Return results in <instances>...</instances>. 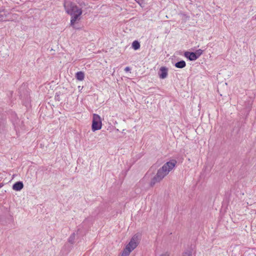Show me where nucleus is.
I'll use <instances>...</instances> for the list:
<instances>
[{
    "label": "nucleus",
    "mask_w": 256,
    "mask_h": 256,
    "mask_svg": "<svg viewBox=\"0 0 256 256\" xmlns=\"http://www.w3.org/2000/svg\"><path fill=\"white\" fill-rule=\"evenodd\" d=\"M176 164V160H171L164 164L158 170L156 175L152 179L150 186H153L156 183L160 182L174 168Z\"/></svg>",
    "instance_id": "1"
},
{
    "label": "nucleus",
    "mask_w": 256,
    "mask_h": 256,
    "mask_svg": "<svg viewBox=\"0 0 256 256\" xmlns=\"http://www.w3.org/2000/svg\"><path fill=\"white\" fill-rule=\"evenodd\" d=\"M64 9L68 14L71 16L70 25L74 26L76 22L78 19L82 14V10L74 3L66 0L64 4Z\"/></svg>",
    "instance_id": "2"
},
{
    "label": "nucleus",
    "mask_w": 256,
    "mask_h": 256,
    "mask_svg": "<svg viewBox=\"0 0 256 256\" xmlns=\"http://www.w3.org/2000/svg\"><path fill=\"white\" fill-rule=\"evenodd\" d=\"M139 243V239L138 236L134 235L131 238L130 242L126 246V248L124 250V254H130V252L133 250L138 246Z\"/></svg>",
    "instance_id": "3"
},
{
    "label": "nucleus",
    "mask_w": 256,
    "mask_h": 256,
    "mask_svg": "<svg viewBox=\"0 0 256 256\" xmlns=\"http://www.w3.org/2000/svg\"><path fill=\"white\" fill-rule=\"evenodd\" d=\"M102 123L101 118L99 115L97 114H93V118L92 122V130L93 132L101 129Z\"/></svg>",
    "instance_id": "4"
},
{
    "label": "nucleus",
    "mask_w": 256,
    "mask_h": 256,
    "mask_svg": "<svg viewBox=\"0 0 256 256\" xmlns=\"http://www.w3.org/2000/svg\"><path fill=\"white\" fill-rule=\"evenodd\" d=\"M158 75L160 78L164 79L166 78L168 74V69L166 67L162 66L160 68L158 72Z\"/></svg>",
    "instance_id": "5"
},
{
    "label": "nucleus",
    "mask_w": 256,
    "mask_h": 256,
    "mask_svg": "<svg viewBox=\"0 0 256 256\" xmlns=\"http://www.w3.org/2000/svg\"><path fill=\"white\" fill-rule=\"evenodd\" d=\"M184 56L191 61L195 60L198 58L194 52H186Z\"/></svg>",
    "instance_id": "6"
},
{
    "label": "nucleus",
    "mask_w": 256,
    "mask_h": 256,
    "mask_svg": "<svg viewBox=\"0 0 256 256\" xmlns=\"http://www.w3.org/2000/svg\"><path fill=\"white\" fill-rule=\"evenodd\" d=\"M24 188V184L22 182L19 181L14 183L12 186V189L16 191L20 190Z\"/></svg>",
    "instance_id": "7"
},
{
    "label": "nucleus",
    "mask_w": 256,
    "mask_h": 256,
    "mask_svg": "<svg viewBox=\"0 0 256 256\" xmlns=\"http://www.w3.org/2000/svg\"><path fill=\"white\" fill-rule=\"evenodd\" d=\"M174 66L177 68H182L186 66V64L184 60H182L176 62Z\"/></svg>",
    "instance_id": "8"
},
{
    "label": "nucleus",
    "mask_w": 256,
    "mask_h": 256,
    "mask_svg": "<svg viewBox=\"0 0 256 256\" xmlns=\"http://www.w3.org/2000/svg\"><path fill=\"white\" fill-rule=\"evenodd\" d=\"M76 77L78 80H82L84 78V72H78L76 73Z\"/></svg>",
    "instance_id": "9"
},
{
    "label": "nucleus",
    "mask_w": 256,
    "mask_h": 256,
    "mask_svg": "<svg viewBox=\"0 0 256 256\" xmlns=\"http://www.w3.org/2000/svg\"><path fill=\"white\" fill-rule=\"evenodd\" d=\"M132 47L134 50H137L140 48V44L137 40H134L132 43Z\"/></svg>",
    "instance_id": "10"
},
{
    "label": "nucleus",
    "mask_w": 256,
    "mask_h": 256,
    "mask_svg": "<svg viewBox=\"0 0 256 256\" xmlns=\"http://www.w3.org/2000/svg\"><path fill=\"white\" fill-rule=\"evenodd\" d=\"M76 238V234L73 233L68 238V242L71 244H73L74 242V240Z\"/></svg>",
    "instance_id": "11"
},
{
    "label": "nucleus",
    "mask_w": 256,
    "mask_h": 256,
    "mask_svg": "<svg viewBox=\"0 0 256 256\" xmlns=\"http://www.w3.org/2000/svg\"><path fill=\"white\" fill-rule=\"evenodd\" d=\"M202 50L201 49H198V50H196L194 52V54H196V56H197V58H198L200 57V56L202 54Z\"/></svg>",
    "instance_id": "12"
},
{
    "label": "nucleus",
    "mask_w": 256,
    "mask_h": 256,
    "mask_svg": "<svg viewBox=\"0 0 256 256\" xmlns=\"http://www.w3.org/2000/svg\"><path fill=\"white\" fill-rule=\"evenodd\" d=\"M182 256H192V252L187 250L183 254Z\"/></svg>",
    "instance_id": "13"
},
{
    "label": "nucleus",
    "mask_w": 256,
    "mask_h": 256,
    "mask_svg": "<svg viewBox=\"0 0 256 256\" xmlns=\"http://www.w3.org/2000/svg\"><path fill=\"white\" fill-rule=\"evenodd\" d=\"M137 3L139 4V5L142 6V4H143V0H134Z\"/></svg>",
    "instance_id": "14"
},
{
    "label": "nucleus",
    "mask_w": 256,
    "mask_h": 256,
    "mask_svg": "<svg viewBox=\"0 0 256 256\" xmlns=\"http://www.w3.org/2000/svg\"><path fill=\"white\" fill-rule=\"evenodd\" d=\"M130 70V67L128 66H127L125 68H124V71L125 72H129Z\"/></svg>",
    "instance_id": "15"
},
{
    "label": "nucleus",
    "mask_w": 256,
    "mask_h": 256,
    "mask_svg": "<svg viewBox=\"0 0 256 256\" xmlns=\"http://www.w3.org/2000/svg\"><path fill=\"white\" fill-rule=\"evenodd\" d=\"M129 254H124V251L123 250L122 254V256H128Z\"/></svg>",
    "instance_id": "16"
},
{
    "label": "nucleus",
    "mask_w": 256,
    "mask_h": 256,
    "mask_svg": "<svg viewBox=\"0 0 256 256\" xmlns=\"http://www.w3.org/2000/svg\"><path fill=\"white\" fill-rule=\"evenodd\" d=\"M160 256H168V254H162L160 255Z\"/></svg>",
    "instance_id": "17"
},
{
    "label": "nucleus",
    "mask_w": 256,
    "mask_h": 256,
    "mask_svg": "<svg viewBox=\"0 0 256 256\" xmlns=\"http://www.w3.org/2000/svg\"><path fill=\"white\" fill-rule=\"evenodd\" d=\"M0 186H1V185H0Z\"/></svg>",
    "instance_id": "18"
},
{
    "label": "nucleus",
    "mask_w": 256,
    "mask_h": 256,
    "mask_svg": "<svg viewBox=\"0 0 256 256\" xmlns=\"http://www.w3.org/2000/svg\"><path fill=\"white\" fill-rule=\"evenodd\" d=\"M0 186H1V185H0Z\"/></svg>",
    "instance_id": "19"
}]
</instances>
